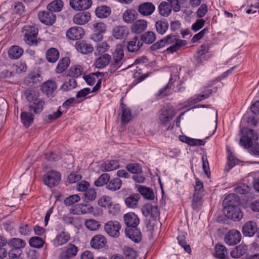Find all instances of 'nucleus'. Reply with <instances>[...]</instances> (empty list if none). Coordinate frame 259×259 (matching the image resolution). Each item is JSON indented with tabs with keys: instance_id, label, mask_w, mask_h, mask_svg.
<instances>
[{
	"instance_id": "obj_10",
	"label": "nucleus",
	"mask_w": 259,
	"mask_h": 259,
	"mask_svg": "<svg viewBox=\"0 0 259 259\" xmlns=\"http://www.w3.org/2000/svg\"><path fill=\"white\" fill-rule=\"evenodd\" d=\"M241 237V234L239 231L236 230H231L225 235V241L228 245H235L240 241Z\"/></svg>"
},
{
	"instance_id": "obj_14",
	"label": "nucleus",
	"mask_w": 259,
	"mask_h": 259,
	"mask_svg": "<svg viewBox=\"0 0 259 259\" xmlns=\"http://www.w3.org/2000/svg\"><path fill=\"white\" fill-rule=\"evenodd\" d=\"M84 34V30L79 26L72 27L66 32L67 37L71 40L80 39L83 37Z\"/></svg>"
},
{
	"instance_id": "obj_45",
	"label": "nucleus",
	"mask_w": 259,
	"mask_h": 259,
	"mask_svg": "<svg viewBox=\"0 0 259 259\" xmlns=\"http://www.w3.org/2000/svg\"><path fill=\"white\" fill-rule=\"evenodd\" d=\"M69 64V59L65 57L60 60L57 66L56 72L57 73H61L64 71L68 67Z\"/></svg>"
},
{
	"instance_id": "obj_56",
	"label": "nucleus",
	"mask_w": 259,
	"mask_h": 259,
	"mask_svg": "<svg viewBox=\"0 0 259 259\" xmlns=\"http://www.w3.org/2000/svg\"><path fill=\"white\" fill-rule=\"evenodd\" d=\"M123 250L127 259H135L137 255L136 251L131 247L124 246Z\"/></svg>"
},
{
	"instance_id": "obj_50",
	"label": "nucleus",
	"mask_w": 259,
	"mask_h": 259,
	"mask_svg": "<svg viewBox=\"0 0 259 259\" xmlns=\"http://www.w3.org/2000/svg\"><path fill=\"white\" fill-rule=\"evenodd\" d=\"M83 71V68L80 65H74L72 66L69 70V76L74 78L80 76Z\"/></svg>"
},
{
	"instance_id": "obj_25",
	"label": "nucleus",
	"mask_w": 259,
	"mask_h": 259,
	"mask_svg": "<svg viewBox=\"0 0 259 259\" xmlns=\"http://www.w3.org/2000/svg\"><path fill=\"white\" fill-rule=\"evenodd\" d=\"M125 234L127 237L135 242H138L141 240V232L137 227L125 228Z\"/></svg>"
},
{
	"instance_id": "obj_30",
	"label": "nucleus",
	"mask_w": 259,
	"mask_h": 259,
	"mask_svg": "<svg viewBox=\"0 0 259 259\" xmlns=\"http://www.w3.org/2000/svg\"><path fill=\"white\" fill-rule=\"evenodd\" d=\"M69 234L64 232H61L57 235L54 240V244L56 246H62L66 244L70 240Z\"/></svg>"
},
{
	"instance_id": "obj_41",
	"label": "nucleus",
	"mask_w": 259,
	"mask_h": 259,
	"mask_svg": "<svg viewBox=\"0 0 259 259\" xmlns=\"http://www.w3.org/2000/svg\"><path fill=\"white\" fill-rule=\"evenodd\" d=\"M33 115L29 112L24 111L21 114V119L25 126H29L33 122Z\"/></svg>"
},
{
	"instance_id": "obj_9",
	"label": "nucleus",
	"mask_w": 259,
	"mask_h": 259,
	"mask_svg": "<svg viewBox=\"0 0 259 259\" xmlns=\"http://www.w3.org/2000/svg\"><path fill=\"white\" fill-rule=\"evenodd\" d=\"M258 139L257 134L252 129L244 128V148L252 146V143Z\"/></svg>"
},
{
	"instance_id": "obj_39",
	"label": "nucleus",
	"mask_w": 259,
	"mask_h": 259,
	"mask_svg": "<svg viewBox=\"0 0 259 259\" xmlns=\"http://www.w3.org/2000/svg\"><path fill=\"white\" fill-rule=\"evenodd\" d=\"M46 58L50 63L56 62L59 58V51L54 48H50L46 53Z\"/></svg>"
},
{
	"instance_id": "obj_47",
	"label": "nucleus",
	"mask_w": 259,
	"mask_h": 259,
	"mask_svg": "<svg viewBox=\"0 0 259 259\" xmlns=\"http://www.w3.org/2000/svg\"><path fill=\"white\" fill-rule=\"evenodd\" d=\"M122 113L121 121L123 123L128 122L131 119V111L126 106L123 104H121Z\"/></svg>"
},
{
	"instance_id": "obj_49",
	"label": "nucleus",
	"mask_w": 259,
	"mask_h": 259,
	"mask_svg": "<svg viewBox=\"0 0 259 259\" xmlns=\"http://www.w3.org/2000/svg\"><path fill=\"white\" fill-rule=\"evenodd\" d=\"M29 243L31 247L40 248L44 246L45 241L39 237H33L29 239Z\"/></svg>"
},
{
	"instance_id": "obj_11",
	"label": "nucleus",
	"mask_w": 259,
	"mask_h": 259,
	"mask_svg": "<svg viewBox=\"0 0 259 259\" xmlns=\"http://www.w3.org/2000/svg\"><path fill=\"white\" fill-rule=\"evenodd\" d=\"M38 17L42 23L47 25H52L56 21V15L51 11L39 12Z\"/></svg>"
},
{
	"instance_id": "obj_8",
	"label": "nucleus",
	"mask_w": 259,
	"mask_h": 259,
	"mask_svg": "<svg viewBox=\"0 0 259 259\" xmlns=\"http://www.w3.org/2000/svg\"><path fill=\"white\" fill-rule=\"evenodd\" d=\"M223 213L228 219L239 221L243 217V213L239 207H223Z\"/></svg>"
},
{
	"instance_id": "obj_19",
	"label": "nucleus",
	"mask_w": 259,
	"mask_h": 259,
	"mask_svg": "<svg viewBox=\"0 0 259 259\" xmlns=\"http://www.w3.org/2000/svg\"><path fill=\"white\" fill-rule=\"evenodd\" d=\"M128 29L124 26L115 27L112 30V35L116 39L125 38L128 34Z\"/></svg>"
},
{
	"instance_id": "obj_29",
	"label": "nucleus",
	"mask_w": 259,
	"mask_h": 259,
	"mask_svg": "<svg viewBox=\"0 0 259 259\" xmlns=\"http://www.w3.org/2000/svg\"><path fill=\"white\" fill-rule=\"evenodd\" d=\"M257 231V226L255 222L249 221L244 225V236L252 237Z\"/></svg>"
},
{
	"instance_id": "obj_1",
	"label": "nucleus",
	"mask_w": 259,
	"mask_h": 259,
	"mask_svg": "<svg viewBox=\"0 0 259 259\" xmlns=\"http://www.w3.org/2000/svg\"><path fill=\"white\" fill-rule=\"evenodd\" d=\"M27 101L29 102V108L30 111H33L35 114L41 112L45 104L44 101L38 98L34 93L31 91H26L25 92Z\"/></svg>"
},
{
	"instance_id": "obj_18",
	"label": "nucleus",
	"mask_w": 259,
	"mask_h": 259,
	"mask_svg": "<svg viewBox=\"0 0 259 259\" xmlns=\"http://www.w3.org/2000/svg\"><path fill=\"white\" fill-rule=\"evenodd\" d=\"M174 116L171 110L163 108L159 112L158 119L162 124L165 125L173 118Z\"/></svg>"
},
{
	"instance_id": "obj_35",
	"label": "nucleus",
	"mask_w": 259,
	"mask_h": 259,
	"mask_svg": "<svg viewBox=\"0 0 259 259\" xmlns=\"http://www.w3.org/2000/svg\"><path fill=\"white\" fill-rule=\"evenodd\" d=\"M119 166L118 162L114 160H107L101 166L103 171H109L117 169Z\"/></svg>"
},
{
	"instance_id": "obj_4",
	"label": "nucleus",
	"mask_w": 259,
	"mask_h": 259,
	"mask_svg": "<svg viewBox=\"0 0 259 259\" xmlns=\"http://www.w3.org/2000/svg\"><path fill=\"white\" fill-rule=\"evenodd\" d=\"M24 39L29 45H36L37 41L36 37L38 34V29L34 26L25 25L22 29Z\"/></svg>"
},
{
	"instance_id": "obj_36",
	"label": "nucleus",
	"mask_w": 259,
	"mask_h": 259,
	"mask_svg": "<svg viewBox=\"0 0 259 259\" xmlns=\"http://www.w3.org/2000/svg\"><path fill=\"white\" fill-rule=\"evenodd\" d=\"M8 245L12 248L22 249L26 246V242L22 239L13 238L8 241Z\"/></svg>"
},
{
	"instance_id": "obj_20",
	"label": "nucleus",
	"mask_w": 259,
	"mask_h": 259,
	"mask_svg": "<svg viewBox=\"0 0 259 259\" xmlns=\"http://www.w3.org/2000/svg\"><path fill=\"white\" fill-rule=\"evenodd\" d=\"M75 47L78 52L83 54H90L94 50L92 45L87 43L83 40L76 41Z\"/></svg>"
},
{
	"instance_id": "obj_21",
	"label": "nucleus",
	"mask_w": 259,
	"mask_h": 259,
	"mask_svg": "<svg viewBox=\"0 0 259 259\" xmlns=\"http://www.w3.org/2000/svg\"><path fill=\"white\" fill-rule=\"evenodd\" d=\"M148 26L147 21L143 19H139L133 23L131 27L133 32L135 33H141L144 31Z\"/></svg>"
},
{
	"instance_id": "obj_26",
	"label": "nucleus",
	"mask_w": 259,
	"mask_h": 259,
	"mask_svg": "<svg viewBox=\"0 0 259 259\" xmlns=\"http://www.w3.org/2000/svg\"><path fill=\"white\" fill-rule=\"evenodd\" d=\"M90 18V14L88 12L78 13L73 17V21L78 25H84L89 22Z\"/></svg>"
},
{
	"instance_id": "obj_43",
	"label": "nucleus",
	"mask_w": 259,
	"mask_h": 259,
	"mask_svg": "<svg viewBox=\"0 0 259 259\" xmlns=\"http://www.w3.org/2000/svg\"><path fill=\"white\" fill-rule=\"evenodd\" d=\"M138 191L140 194L147 199L153 200L154 198L153 192L149 188L140 186L138 188Z\"/></svg>"
},
{
	"instance_id": "obj_28",
	"label": "nucleus",
	"mask_w": 259,
	"mask_h": 259,
	"mask_svg": "<svg viewBox=\"0 0 259 259\" xmlns=\"http://www.w3.org/2000/svg\"><path fill=\"white\" fill-rule=\"evenodd\" d=\"M56 89V83L53 80H49L42 84L41 90L43 93L49 96L52 95Z\"/></svg>"
},
{
	"instance_id": "obj_58",
	"label": "nucleus",
	"mask_w": 259,
	"mask_h": 259,
	"mask_svg": "<svg viewBox=\"0 0 259 259\" xmlns=\"http://www.w3.org/2000/svg\"><path fill=\"white\" fill-rule=\"evenodd\" d=\"M179 244L184 248V250L189 253L191 251V248L189 245H187L185 241V236L183 234H180L177 237Z\"/></svg>"
},
{
	"instance_id": "obj_24",
	"label": "nucleus",
	"mask_w": 259,
	"mask_h": 259,
	"mask_svg": "<svg viewBox=\"0 0 259 259\" xmlns=\"http://www.w3.org/2000/svg\"><path fill=\"white\" fill-rule=\"evenodd\" d=\"M106 242V239L104 236L97 235L92 238L91 241V245L92 247L95 249H100L103 247Z\"/></svg>"
},
{
	"instance_id": "obj_64",
	"label": "nucleus",
	"mask_w": 259,
	"mask_h": 259,
	"mask_svg": "<svg viewBox=\"0 0 259 259\" xmlns=\"http://www.w3.org/2000/svg\"><path fill=\"white\" fill-rule=\"evenodd\" d=\"M31 230V228L28 224H21L19 228V233L24 236L29 235Z\"/></svg>"
},
{
	"instance_id": "obj_2",
	"label": "nucleus",
	"mask_w": 259,
	"mask_h": 259,
	"mask_svg": "<svg viewBox=\"0 0 259 259\" xmlns=\"http://www.w3.org/2000/svg\"><path fill=\"white\" fill-rule=\"evenodd\" d=\"M123 49L121 46L117 45L113 53V61L110 64L111 71L114 72L119 69L125 61Z\"/></svg>"
},
{
	"instance_id": "obj_23",
	"label": "nucleus",
	"mask_w": 259,
	"mask_h": 259,
	"mask_svg": "<svg viewBox=\"0 0 259 259\" xmlns=\"http://www.w3.org/2000/svg\"><path fill=\"white\" fill-rule=\"evenodd\" d=\"M212 93V90L208 89L205 91L204 94H202L201 95H196L194 97L190 98L187 101V104L185 105V106H189L193 104H196L199 102L204 100L205 99L208 98L210 95Z\"/></svg>"
},
{
	"instance_id": "obj_13",
	"label": "nucleus",
	"mask_w": 259,
	"mask_h": 259,
	"mask_svg": "<svg viewBox=\"0 0 259 259\" xmlns=\"http://www.w3.org/2000/svg\"><path fill=\"white\" fill-rule=\"evenodd\" d=\"M94 208L89 204H79L74 205L70 209V212L73 214L89 213L93 212Z\"/></svg>"
},
{
	"instance_id": "obj_33",
	"label": "nucleus",
	"mask_w": 259,
	"mask_h": 259,
	"mask_svg": "<svg viewBox=\"0 0 259 259\" xmlns=\"http://www.w3.org/2000/svg\"><path fill=\"white\" fill-rule=\"evenodd\" d=\"M213 256L219 259H226L228 254L225 246L220 244H217L214 247Z\"/></svg>"
},
{
	"instance_id": "obj_53",
	"label": "nucleus",
	"mask_w": 259,
	"mask_h": 259,
	"mask_svg": "<svg viewBox=\"0 0 259 259\" xmlns=\"http://www.w3.org/2000/svg\"><path fill=\"white\" fill-rule=\"evenodd\" d=\"M9 256L11 259H23L22 249L11 248L9 252Z\"/></svg>"
},
{
	"instance_id": "obj_3",
	"label": "nucleus",
	"mask_w": 259,
	"mask_h": 259,
	"mask_svg": "<svg viewBox=\"0 0 259 259\" xmlns=\"http://www.w3.org/2000/svg\"><path fill=\"white\" fill-rule=\"evenodd\" d=\"M195 181V192L192 205L194 208L198 209L202 204V197L204 195L203 184L198 178H196Z\"/></svg>"
},
{
	"instance_id": "obj_54",
	"label": "nucleus",
	"mask_w": 259,
	"mask_h": 259,
	"mask_svg": "<svg viewBox=\"0 0 259 259\" xmlns=\"http://www.w3.org/2000/svg\"><path fill=\"white\" fill-rule=\"evenodd\" d=\"M84 225L89 230L92 231L98 230L100 226L99 223L94 219L86 220L84 222Z\"/></svg>"
},
{
	"instance_id": "obj_63",
	"label": "nucleus",
	"mask_w": 259,
	"mask_h": 259,
	"mask_svg": "<svg viewBox=\"0 0 259 259\" xmlns=\"http://www.w3.org/2000/svg\"><path fill=\"white\" fill-rule=\"evenodd\" d=\"M80 200V197L78 195H72L67 197L64 200V203L66 205H71Z\"/></svg>"
},
{
	"instance_id": "obj_48",
	"label": "nucleus",
	"mask_w": 259,
	"mask_h": 259,
	"mask_svg": "<svg viewBox=\"0 0 259 259\" xmlns=\"http://www.w3.org/2000/svg\"><path fill=\"white\" fill-rule=\"evenodd\" d=\"M63 4L62 1H52L47 6V9L51 12H58L61 11Z\"/></svg>"
},
{
	"instance_id": "obj_12",
	"label": "nucleus",
	"mask_w": 259,
	"mask_h": 259,
	"mask_svg": "<svg viewBox=\"0 0 259 259\" xmlns=\"http://www.w3.org/2000/svg\"><path fill=\"white\" fill-rule=\"evenodd\" d=\"M123 219L124 223L126 226V228L130 229L137 227L140 223L139 217L133 212H128L124 214Z\"/></svg>"
},
{
	"instance_id": "obj_57",
	"label": "nucleus",
	"mask_w": 259,
	"mask_h": 259,
	"mask_svg": "<svg viewBox=\"0 0 259 259\" xmlns=\"http://www.w3.org/2000/svg\"><path fill=\"white\" fill-rule=\"evenodd\" d=\"M112 203L111 198L108 196H102L98 200V204L99 206L107 208Z\"/></svg>"
},
{
	"instance_id": "obj_32",
	"label": "nucleus",
	"mask_w": 259,
	"mask_h": 259,
	"mask_svg": "<svg viewBox=\"0 0 259 259\" xmlns=\"http://www.w3.org/2000/svg\"><path fill=\"white\" fill-rule=\"evenodd\" d=\"M159 12L161 15L163 17H167L171 13L172 9V4L163 1L161 3L158 7Z\"/></svg>"
},
{
	"instance_id": "obj_42",
	"label": "nucleus",
	"mask_w": 259,
	"mask_h": 259,
	"mask_svg": "<svg viewBox=\"0 0 259 259\" xmlns=\"http://www.w3.org/2000/svg\"><path fill=\"white\" fill-rule=\"evenodd\" d=\"M137 12L134 10H127L122 15L123 21L126 23H131L137 18Z\"/></svg>"
},
{
	"instance_id": "obj_51",
	"label": "nucleus",
	"mask_w": 259,
	"mask_h": 259,
	"mask_svg": "<svg viewBox=\"0 0 259 259\" xmlns=\"http://www.w3.org/2000/svg\"><path fill=\"white\" fill-rule=\"evenodd\" d=\"M110 180V176L109 174L105 173L102 174L98 179L95 181V185L96 187H101L107 184Z\"/></svg>"
},
{
	"instance_id": "obj_55",
	"label": "nucleus",
	"mask_w": 259,
	"mask_h": 259,
	"mask_svg": "<svg viewBox=\"0 0 259 259\" xmlns=\"http://www.w3.org/2000/svg\"><path fill=\"white\" fill-rule=\"evenodd\" d=\"M209 50V46L207 44L201 46V49L198 52V56L196 58L195 61L198 63L202 62V56L207 53Z\"/></svg>"
},
{
	"instance_id": "obj_22",
	"label": "nucleus",
	"mask_w": 259,
	"mask_h": 259,
	"mask_svg": "<svg viewBox=\"0 0 259 259\" xmlns=\"http://www.w3.org/2000/svg\"><path fill=\"white\" fill-rule=\"evenodd\" d=\"M70 5L76 11H83L90 8L92 1H69Z\"/></svg>"
},
{
	"instance_id": "obj_59",
	"label": "nucleus",
	"mask_w": 259,
	"mask_h": 259,
	"mask_svg": "<svg viewBox=\"0 0 259 259\" xmlns=\"http://www.w3.org/2000/svg\"><path fill=\"white\" fill-rule=\"evenodd\" d=\"M126 169L133 174H140L142 172V168L137 163H131L126 166Z\"/></svg>"
},
{
	"instance_id": "obj_7",
	"label": "nucleus",
	"mask_w": 259,
	"mask_h": 259,
	"mask_svg": "<svg viewBox=\"0 0 259 259\" xmlns=\"http://www.w3.org/2000/svg\"><path fill=\"white\" fill-rule=\"evenodd\" d=\"M121 225L116 221H110L104 225V230L109 236L113 238H117L120 235Z\"/></svg>"
},
{
	"instance_id": "obj_15",
	"label": "nucleus",
	"mask_w": 259,
	"mask_h": 259,
	"mask_svg": "<svg viewBox=\"0 0 259 259\" xmlns=\"http://www.w3.org/2000/svg\"><path fill=\"white\" fill-rule=\"evenodd\" d=\"M78 251V249L75 245L69 243L66 247L65 250L61 252L59 259H70L75 256Z\"/></svg>"
},
{
	"instance_id": "obj_40",
	"label": "nucleus",
	"mask_w": 259,
	"mask_h": 259,
	"mask_svg": "<svg viewBox=\"0 0 259 259\" xmlns=\"http://www.w3.org/2000/svg\"><path fill=\"white\" fill-rule=\"evenodd\" d=\"M122 185V181L119 178H114L109 181L106 185V188L112 191L119 190Z\"/></svg>"
},
{
	"instance_id": "obj_17",
	"label": "nucleus",
	"mask_w": 259,
	"mask_h": 259,
	"mask_svg": "<svg viewBox=\"0 0 259 259\" xmlns=\"http://www.w3.org/2000/svg\"><path fill=\"white\" fill-rule=\"evenodd\" d=\"M155 9L154 5L150 2H145L139 6L138 12L143 16H148L153 14Z\"/></svg>"
},
{
	"instance_id": "obj_6",
	"label": "nucleus",
	"mask_w": 259,
	"mask_h": 259,
	"mask_svg": "<svg viewBox=\"0 0 259 259\" xmlns=\"http://www.w3.org/2000/svg\"><path fill=\"white\" fill-rule=\"evenodd\" d=\"M61 179V175L59 171L51 170L44 175L43 181L46 185L52 188L59 184Z\"/></svg>"
},
{
	"instance_id": "obj_5",
	"label": "nucleus",
	"mask_w": 259,
	"mask_h": 259,
	"mask_svg": "<svg viewBox=\"0 0 259 259\" xmlns=\"http://www.w3.org/2000/svg\"><path fill=\"white\" fill-rule=\"evenodd\" d=\"M164 39L166 45L172 44L166 49V51L169 53L176 52L187 44L186 40L178 39L176 35L172 34L167 35L164 37Z\"/></svg>"
},
{
	"instance_id": "obj_61",
	"label": "nucleus",
	"mask_w": 259,
	"mask_h": 259,
	"mask_svg": "<svg viewBox=\"0 0 259 259\" xmlns=\"http://www.w3.org/2000/svg\"><path fill=\"white\" fill-rule=\"evenodd\" d=\"M177 79H179V77L178 75H175L173 76L172 75H171V77L169 79L168 83L165 85L163 88H161L160 90H159L158 92V95H160L162 94L167 89L170 88L171 86L172 85L174 80V81H176Z\"/></svg>"
},
{
	"instance_id": "obj_31",
	"label": "nucleus",
	"mask_w": 259,
	"mask_h": 259,
	"mask_svg": "<svg viewBox=\"0 0 259 259\" xmlns=\"http://www.w3.org/2000/svg\"><path fill=\"white\" fill-rule=\"evenodd\" d=\"M111 59V56L107 54H104L98 58L95 62L96 67L98 68H103L106 67Z\"/></svg>"
},
{
	"instance_id": "obj_16",
	"label": "nucleus",
	"mask_w": 259,
	"mask_h": 259,
	"mask_svg": "<svg viewBox=\"0 0 259 259\" xmlns=\"http://www.w3.org/2000/svg\"><path fill=\"white\" fill-rule=\"evenodd\" d=\"M224 207H238L240 204V199L235 194H230L227 195L223 202Z\"/></svg>"
},
{
	"instance_id": "obj_62",
	"label": "nucleus",
	"mask_w": 259,
	"mask_h": 259,
	"mask_svg": "<svg viewBox=\"0 0 259 259\" xmlns=\"http://www.w3.org/2000/svg\"><path fill=\"white\" fill-rule=\"evenodd\" d=\"M248 152L252 155L259 156V143H255L250 147H245Z\"/></svg>"
},
{
	"instance_id": "obj_37",
	"label": "nucleus",
	"mask_w": 259,
	"mask_h": 259,
	"mask_svg": "<svg viewBox=\"0 0 259 259\" xmlns=\"http://www.w3.org/2000/svg\"><path fill=\"white\" fill-rule=\"evenodd\" d=\"M23 53V50L18 46H12L8 51L10 58L14 59L19 58Z\"/></svg>"
},
{
	"instance_id": "obj_44",
	"label": "nucleus",
	"mask_w": 259,
	"mask_h": 259,
	"mask_svg": "<svg viewBox=\"0 0 259 259\" xmlns=\"http://www.w3.org/2000/svg\"><path fill=\"white\" fill-rule=\"evenodd\" d=\"M168 23L166 21L158 20L155 23L157 32L160 34H164L168 28Z\"/></svg>"
},
{
	"instance_id": "obj_27",
	"label": "nucleus",
	"mask_w": 259,
	"mask_h": 259,
	"mask_svg": "<svg viewBox=\"0 0 259 259\" xmlns=\"http://www.w3.org/2000/svg\"><path fill=\"white\" fill-rule=\"evenodd\" d=\"M143 46V42L138 36L134 37L128 42L127 50L131 52H136L140 50Z\"/></svg>"
},
{
	"instance_id": "obj_60",
	"label": "nucleus",
	"mask_w": 259,
	"mask_h": 259,
	"mask_svg": "<svg viewBox=\"0 0 259 259\" xmlns=\"http://www.w3.org/2000/svg\"><path fill=\"white\" fill-rule=\"evenodd\" d=\"M109 48V46L106 42H102L99 43L97 46V48L95 54L96 55H100L104 52H105L107 50H108Z\"/></svg>"
},
{
	"instance_id": "obj_52",
	"label": "nucleus",
	"mask_w": 259,
	"mask_h": 259,
	"mask_svg": "<svg viewBox=\"0 0 259 259\" xmlns=\"http://www.w3.org/2000/svg\"><path fill=\"white\" fill-rule=\"evenodd\" d=\"M76 86V80L74 78H70L62 84L61 89L64 91H67L74 89Z\"/></svg>"
},
{
	"instance_id": "obj_46",
	"label": "nucleus",
	"mask_w": 259,
	"mask_h": 259,
	"mask_svg": "<svg viewBox=\"0 0 259 259\" xmlns=\"http://www.w3.org/2000/svg\"><path fill=\"white\" fill-rule=\"evenodd\" d=\"M156 39L155 34L152 31H147L141 36V41L147 44H152Z\"/></svg>"
},
{
	"instance_id": "obj_38",
	"label": "nucleus",
	"mask_w": 259,
	"mask_h": 259,
	"mask_svg": "<svg viewBox=\"0 0 259 259\" xmlns=\"http://www.w3.org/2000/svg\"><path fill=\"white\" fill-rule=\"evenodd\" d=\"M140 196L138 194H133L126 197L125 199V203L128 207L135 208L138 204Z\"/></svg>"
},
{
	"instance_id": "obj_34",
	"label": "nucleus",
	"mask_w": 259,
	"mask_h": 259,
	"mask_svg": "<svg viewBox=\"0 0 259 259\" xmlns=\"http://www.w3.org/2000/svg\"><path fill=\"white\" fill-rule=\"evenodd\" d=\"M111 12L110 8L104 5L98 7L95 10L96 15L100 18L108 17L111 14Z\"/></svg>"
}]
</instances>
